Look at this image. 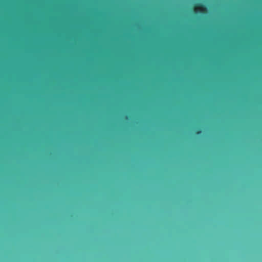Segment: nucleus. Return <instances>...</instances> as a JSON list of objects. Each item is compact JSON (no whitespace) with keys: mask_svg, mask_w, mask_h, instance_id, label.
<instances>
[{"mask_svg":"<svg viewBox=\"0 0 262 262\" xmlns=\"http://www.w3.org/2000/svg\"><path fill=\"white\" fill-rule=\"evenodd\" d=\"M242 104L243 110L246 106V0H242ZM244 113L243 112V122Z\"/></svg>","mask_w":262,"mask_h":262,"instance_id":"1","label":"nucleus"},{"mask_svg":"<svg viewBox=\"0 0 262 262\" xmlns=\"http://www.w3.org/2000/svg\"><path fill=\"white\" fill-rule=\"evenodd\" d=\"M194 11L195 13H200L202 14H206L207 13L208 10L207 7L202 3L196 4L194 8Z\"/></svg>","mask_w":262,"mask_h":262,"instance_id":"2","label":"nucleus"},{"mask_svg":"<svg viewBox=\"0 0 262 262\" xmlns=\"http://www.w3.org/2000/svg\"><path fill=\"white\" fill-rule=\"evenodd\" d=\"M202 133V130L201 129H199L197 130L195 133L196 135H199Z\"/></svg>","mask_w":262,"mask_h":262,"instance_id":"3","label":"nucleus"}]
</instances>
